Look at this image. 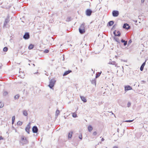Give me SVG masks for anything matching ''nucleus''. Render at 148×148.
<instances>
[{
  "label": "nucleus",
  "mask_w": 148,
  "mask_h": 148,
  "mask_svg": "<svg viewBox=\"0 0 148 148\" xmlns=\"http://www.w3.org/2000/svg\"><path fill=\"white\" fill-rule=\"evenodd\" d=\"M21 139L22 142H21L20 143H21L23 145L27 144L29 143L28 140L24 136H21Z\"/></svg>",
  "instance_id": "1"
},
{
  "label": "nucleus",
  "mask_w": 148,
  "mask_h": 148,
  "mask_svg": "<svg viewBox=\"0 0 148 148\" xmlns=\"http://www.w3.org/2000/svg\"><path fill=\"white\" fill-rule=\"evenodd\" d=\"M56 82V81L54 79H51L49 81V84L48 85V86L51 89H53L55 84Z\"/></svg>",
  "instance_id": "2"
},
{
  "label": "nucleus",
  "mask_w": 148,
  "mask_h": 148,
  "mask_svg": "<svg viewBox=\"0 0 148 148\" xmlns=\"http://www.w3.org/2000/svg\"><path fill=\"white\" fill-rule=\"evenodd\" d=\"M84 25L85 24L84 23H82L79 28V33L81 34H83L85 32Z\"/></svg>",
  "instance_id": "3"
},
{
  "label": "nucleus",
  "mask_w": 148,
  "mask_h": 148,
  "mask_svg": "<svg viewBox=\"0 0 148 148\" xmlns=\"http://www.w3.org/2000/svg\"><path fill=\"white\" fill-rule=\"evenodd\" d=\"M10 16L9 15H8L7 17L5 19V21L4 22V23L3 24V26H5L7 24L9 23V22L10 21Z\"/></svg>",
  "instance_id": "4"
},
{
  "label": "nucleus",
  "mask_w": 148,
  "mask_h": 148,
  "mask_svg": "<svg viewBox=\"0 0 148 148\" xmlns=\"http://www.w3.org/2000/svg\"><path fill=\"white\" fill-rule=\"evenodd\" d=\"M112 14L113 17H117L119 15V12L118 10H114L112 12Z\"/></svg>",
  "instance_id": "5"
},
{
  "label": "nucleus",
  "mask_w": 148,
  "mask_h": 148,
  "mask_svg": "<svg viewBox=\"0 0 148 148\" xmlns=\"http://www.w3.org/2000/svg\"><path fill=\"white\" fill-rule=\"evenodd\" d=\"M92 12V10L90 9H88L86 11V14L87 16H90Z\"/></svg>",
  "instance_id": "6"
},
{
  "label": "nucleus",
  "mask_w": 148,
  "mask_h": 148,
  "mask_svg": "<svg viewBox=\"0 0 148 148\" xmlns=\"http://www.w3.org/2000/svg\"><path fill=\"white\" fill-rule=\"evenodd\" d=\"M31 123L29 122L25 127V130L28 134H30L29 129L30 128Z\"/></svg>",
  "instance_id": "7"
},
{
  "label": "nucleus",
  "mask_w": 148,
  "mask_h": 148,
  "mask_svg": "<svg viewBox=\"0 0 148 148\" xmlns=\"http://www.w3.org/2000/svg\"><path fill=\"white\" fill-rule=\"evenodd\" d=\"M23 38L25 40H27L30 38V35L29 32H25L23 36Z\"/></svg>",
  "instance_id": "8"
},
{
  "label": "nucleus",
  "mask_w": 148,
  "mask_h": 148,
  "mask_svg": "<svg viewBox=\"0 0 148 148\" xmlns=\"http://www.w3.org/2000/svg\"><path fill=\"white\" fill-rule=\"evenodd\" d=\"M32 131L34 133H37L38 131V129L36 126H34L32 128Z\"/></svg>",
  "instance_id": "9"
},
{
  "label": "nucleus",
  "mask_w": 148,
  "mask_h": 148,
  "mask_svg": "<svg viewBox=\"0 0 148 148\" xmlns=\"http://www.w3.org/2000/svg\"><path fill=\"white\" fill-rule=\"evenodd\" d=\"M123 28L126 29H128L130 28V27L129 24L127 23H124L123 25Z\"/></svg>",
  "instance_id": "10"
},
{
  "label": "nucleus",
  "mask_w": 148,
  "mask_h": 148,
  "mask_svg": "<svg viewBox=\"0 0 148 148\" xmlns=\"http://www.w3.org/2000/svg\"><path fill=\"white\" fill-rule=\"evenodd\" d=\"M132 89V88L130 86L127 85L125 86V91H128Z\"/></svg>",
  "instance_id": "11"
},
{
  "label": "nucleus",
  "mask_w": 148,
  "mask_h": 148,
  "mask_svg": "<svg viewBox=\"0 0 148 148\" xmlns=\"http://www.w3.org/2000/svg\"><path fill=\"white\" fill-rule=\"evenodd\" d=\"M72 72V71L71 70H68V71H66L64 72L63 75V76L66 75Z\"/></svg>",
  "instance_id": "12"
},
{
  "label": "nucleus",
  "mask_w": 148,
  "mask_h": 148,
  "mask_svg": "<svg viewBox=\"0 0 148 148\" xmlns=\"http://www.w3.org/2000/svg\"><path fill=\"white\" fill-rule=\"evenodd\" d=\"M146 61H145L144 62H143L142 64L141 65L140 67V71H143V69H144V67L146 64Z\"/></svg>",
  "instance_id": "13"
},
{
  "label": "nucleus",
  "mask_w": 148,
  "mask_h": 148,
  "mask_svg": "<svg viewBox=\"0 0 148 148\" xmlns=\"http://www.w3.org/2000/svg\"><path fill=\"white\" fill-rule=\"evenodd\" d=\"M90 82L92 84H93L94 85H95V86H96V80L95 78L94 79H92V80H90Z\"/></svg>",
  "instance_id": "14"
},
{
  "label": "nucleus",
  "mask_w": 148,
  "mask_h": 148,
  "mask_svg": "<svg viewBox=\"0 0 148 148\" xmlns=\"http://www.w3.org/2000/svg\"><path fill=\"white\" fill-rule=\"evenodd\" d=\"M73 134V132L72 131H71L69 132L68 135V138L69 139H71L72 136Z\"/></svg>",
  "instance_id": "15"
},
{
  "label": "nucleus",
  "mask_w": 148,
  "mask_h": 148,
  "mask_svg": "<svg viewBox=\"0 0 148 148\" xmlns=\"http://www.w3.org/2000/svg\"><path fill=\"white\" fill-rule=\"evenodd\" d=\"M114 23V21H109L107 24V26H110L112 25Z\"/></svg>",
  "instance_id": "16"
},
{
  "label": "nucleus",
  "mask_w": 148,
  "mask_h": 148,
  "mask_svg": "<svg viewBox=\"0 0 148 148\" xmlns=\"http://www.w3.org/2000/svg\"><path fill=\"white\" fill-rule=\"evenodd\" d=\"M80 98L81 100L84 102H86L87 101V100L86 99V98L84 97L83 96H80Z\"/></svg>",
  "instance_id": "17"
},
{
  "label": "nucleus",
  "mask_w": 148,
  "mask_h": 148,
  "mask_svg": "<svg viewBox=\"0 0 148 148\" xmlns=\"http://www.w3.org/2000/svg\"><path fill=\"white\" fill-rule=\"evenodd\" d=\"M93 128L91 125H89L88 126V129L89 132H91Z\"/></svg>",
  "instance_id": "18"
},
{
  "label": "nucleus",
  "mask_w": 148,
  "mask_h": 148,
  "mask_svg": "<svg viewBox=\"0 0 148 148\" xmlns=\"http://www.w3.org/2000/svg\"><path fill=\"white\" fill-rule=\"evenodd\" d=\"M113 38L115 40L116 42H117L119 44L120 43V42L119 38L114 37Z\"/></svg>",
  "instance_id": "19"
},
{
  "label": "nucleus",
  "mask_w": 148,
  "mask_h": 148,
  "mask_svg": "<svg viewBox=\"0 0 148 148\" xmlns=\"http://www.w3.org/2000/svg\"><path fill=\"white\" fill-rule=\"evenodd\" d=\"M101 73V71L100 72H98L96 74L95 78H97L99 77L100 76Z\"/></svg>",
  "instance_id": "20"
},
{
  "label": "nucleus",
  "mask_w": 148,
  "mask_h": 148,
  "mask_svg": "<svg viewBox=\"0 0 148 148\" xmlns=\"http://www.w3.org/2000/svg\"><path fill=\"white\" fill-rule=\"evenodd\" d=\"M23 115L25 116H27L28 115V113L27 111L26 110H24L23 111Z\"/></svg>",
  "instance_id": "21"
},
{
  "label": "nucleus",
  "mask_w": 148,
  "mask_h": 148,
  "mask_svg": "<svg viewBox=\"0 0 148 148\" xmlns=\"http://www.w3.org/2000/svg\"><path fill=\"white\" fill-rule=\"evenodd\" d=\"M34 47V45L32 44H30L28 48L29 49H32Z\"/></svg>",
  "instance_id": "22"
},
{
  "label": "nucleus",
  "mask_w": 148,
  "mask_h": 148,
  "mask_svg": "<svg viewBox=\"0 0 148 148\" xmlns=\"http://www.w3.org/2000/svg\"><path fill=\"white\" fill-rule=\"evenodd\" d=\"M20 96L19 95L17 94L15 95L14 97V99L15 100L18 99L19 98Z\"/></svg>",
  "instance_id": "23"
},
{
  "label": "nucleus",
  "mask_w": 148,
  "mask_h": 148,
  "mask_svg": "<svg viewBox=\"0 0 148 148\" xmlns=\"http://www.w3.org/2000/svg\"><path fill=\"white\" fill-rule=\"evenodd\" d=\"M60 112V111L59 110H56V112L55 116H56L57 117V116H58V115L59 114Z\"/></svg>",
  "instance_id": "24"
},
{
  "label": "nucleus",
  "mask_w": 148,
  "mask_h": 148,
  "mask_svg": "<svg viewBox=\"0 0 148 148\" xmlns=\"http://www.w3.org/2000/svg\"><path fill=\"white\" fill-rule=\"evenodd\" d=\"M22 124H23L22 122L21 121H18L17 123V125H19V126L21 125H22Z\"/></svg>",
  "instance_id": "25"
},
{
  "label": "nucleus",
  "mask_w": 148,
  "mask_h": 148,
  "mask_svg": "<svg viewBox=\"0 0 148 148\" xmlns=\"http://www.w3.org/2000/svg\"><path fill=\"white\" fill-rule=\"evenodd\" d=\"M15 118V116H13L12 118V124H13L14 123Z\"/></svg>",
  "instance_id": "26"
},
{
  "label": "nucleus",
  "mask_w": 148,
  "mask_h": 148,
  "mask_svg": "<svg viewBox=\"0 0 148 148\" xmlns=\"http://www.w3.org/2000/svg\"><path fill=\"white\" fill-rule=\"evenodd\" d=\"M71 20V17H67L66 21H70Z\"/></svg>",
  "instance_id": "27"
},
{
  "label": "nucleus",
  "mask_w": 148,
  "mask_h": 148,
  "mask_svg": "<svg viewBox=\"0 0 148 148\" xmlns=\"http://www.w3.org/2000/svg\"><path fill=\"white\" fill-rule=\"evenodd\" d=\"M72 115V116L74 118H76L77 117V114L75 113H73Z\"/></svg>",
  "instance_id": "28"
},
{
  "label": "nucleus",
  "mask_w": 148,
  "mask_h": 148,
  "mask_svg": "<svg viewBox=\"0 0 148 148\" xmlns=\"http://www.w3.org/2000/svg\"><path fill=\"white\" fill-rule=\"evenodd\" d=\"M117 34L116 35L117 36H121V33L119 31H117Z\"/></svg>",
  "instance_id": "29"
},
{
  "label": "nucleus",
  "mask_w": 148,
  "mask_h": 148,
  "mask_svg": "<svg viewBox=\"0 0 148 148\" xmlns=\"http://www.w3.org/2000/svg\"><path fill=\"white\" fill-rule=\"evenodd\" d=\"M116 62L113 61L111 62H110L109 63V64L114 65V64H116Z\"/></svg>",
  "instance_id": "30"
},
{
  "label": "nucleus",
  "mask_w": 148,
  "mask_h": 148,
  "mask_svg": "<svg viewBox=\"0 0 148 148\" xmlns=\"http://www.w3.org/2000/svg\"><path fill=\"white\" fill-rule=\"evenodd\" d=\"M8 48L6 47H5L3 49V51L5 52H6L8 51Z\"/></svg>",
  "instance_id": "31"
},
{
  "label": "nucleus",
  "mask_w": 148,
  "mask_h": 148,
  "mask_svg": "<svg viewBox=\"0 0 148 148\" xmlns=\"http://www.w3.org/2000/svg\"><path fill=\"white\" fill-rule=\"evenodd\" d=\"M116 24L114 25L112 27V28L111 29V30H113L114 29H115V28L116 27Z\"/></svg>",
  "instance_id": "32"
},
{
  "label": "nucleus",
  "mask_w": 148,
  "mask_h": 148,
  "mask_svg": "<svg viewBox=\"0 0 148 148\" xmlns=\"http://www.w3.org/2000/svg\"><path fill=\"white\" fill-rule=\"evenodd\" d=\"M134 120V119H133L132 120H126L125 121V122H133Z\"/></svg>",
  "instance_id": "33"
},
{
  "label": "nucleus",
  "mask_w": 148,
  "mask_h": 148,
  "mask_svg": "<svg viewBox=\"0 0 148 148\" xmlns=\"http://www.w3.org/2000/svg\"><path fill=\"white\" fill-rule=\"evenodd\" d=\"M49 52V50L48 49H46L44 51V52L45 53H48Z\"/></svg>",
  "instance_id": "34"
},
{
  "label": "nucleus",
  "mask_w": 148,
  "mask_h": 148,
  "mask_svg": "<svg viewBox=\"0 0 148 148\" xmlns=\"http://www.w3.org/2000/svg\"><path fill=\"white\" fill-rule=\"evenodd\" d=\"M132 41L131 39L128 42V44H127V46H128L130 45L131 44V43L132 42Z\"/></svg>",
  "instance_id": "35"
},
{
  "label": "nucleus",
  "mask_w": 148,
  "mask_h": 148,
  "mask_svg": "<svg viewBox=\"0 0 148 148\" xmlns=\"http://www.w3.org/2000/svg\"><path fill=\"white\" fill-rule=\"evenodd\" d=\"M8 94V92L7 91L4 92L3 93V95L4 96H5L7 95Z\"/></svg>",
  "instance_id": "36"
},
{
  "label": "nucleus",
  "mask_w": 148,
  "mask_h": 148,
  "mask_svg": "<svg viewBox=\"0 0 148 148\" xmlns=\"http://www.w3.org/2000/svg\"><path fill=\"white\" fill-rule=\"evenodd\" d=\"M116 32H117L116 30H114V31L113 32V34L114 35V36H116V35H117V34H116Z\"/></svg>",
  "instance_id": "37"
},
{
  "label": "nucleus",
  "mask_w": 148,
  "mask_h": 148,
  "mask_svg": "<svg viewBox=\"0 0 148 148\" xmlns=\"http://www.w3.org/2000/svg\"><path fill=\"white\" fill-rule=\"evenodd\" d=\"M3 106V104L1 102H0V108H1Z\"/></svg>",
  "instance_id": "38"
},
{
  "label": "nucleus",
  "mask_w": 148,
  "mask_h": 148,
  "mask_svg": "<svg viewBox=\"0 0 148 148\" xmlns=\"http://www.w3.org/2000/svg\"><path fill=\"white\" fill-rule=\"evenodd\" d=\"M131 105V103L130 102H128L127 104V107H130Z\"/></svg>",
  "instance_id": "39"
},
{
  "label": "nucleus",
  "mask_w": 148,
  "mask_h": 148,
  "mask_svg": "<svg viewBox=\"0 0 148 148\" xmlns=\"http://www.w3.org/2000/svg\"><path fill=\"white\" fill-rule=\"evenodd\" d=\"M79 138L82 140V134H81V135H79Z\"/></svg>",
  "instance_id": "40"
},
{
  "label": "nucleus",
  "mask_w": 148,
  "mask_h": 148,
  "mask_svg": "<svg viewBox=\"0 0 148 148\" xmlns=\"http://www.w3.org/2000/svg\"><path fill=\"white\" fill-rule=\"evenodd\" d=\"M97 133L96 132V131L94 132L93 133V135L94 136H96L97 135Z\"/></svg>",
  "instance_id": "41"
},
{
  "label": "nucleus",
  "mask_w": 148,
  "mask_h": 148,
  "mask_svg": "<svg viewBox=\"0 0 148 148\" xmlns=\"http://www.w3.org/2000/svg\"><path fill=\"white\" fill-rule=\"evenodd\" d=\"M126 41L124 40L123 39H122L121 40V42L122 43H124Z\"/></svg>",
  "instance_id": "42"
},
{
  "label": "nucleus",
  "mask_w": 148,
  "mask_h": 148,
  "mask_svg": "<svg viewBox=\"0 0 148 148\" xmlns=\"http://www.w3.org/2000/svg\"><path fill=\"white\" fill-rule=\"evenodd\" d=\"M127 44V41H126L125 42L123 43V45L124 46H125Z\"/></svg>",
  "instance_id": "43"
},
{
  "label": "nucleus",
  "mask_w": 148,
  "mask_h": 148,
  "mask_svg": "<svg viewBox=\"0 0 148 148\" xmlns=\"http://www.w3.org/2000/svg\"><path fill=\"white\" fill-rule=\"evenodd\" d=\"M125 130H123V134H121L120 136H119V137H121L124 134V132H125Z\"/></svg>",
  "instance_id": "44"
},
{
  "label": "nucleus",
  "mask_w": 148,
  "mask_h": 148,
  "mask_svg": "<svg viewBox=\"0 0 148 148\" xmlns=\"http://www.w3.org/2000/svg\"><path fill=\"white\" fill-rule=\"evenodd\" d=\"M11 7V5H10V6H8V7H7L6 8V9H10V8Z\"/></svg>",
  "instance_id": "45"
},
{
  "label": "nucleus",
  "mask_w": 148,
  "mask_h": 148,
  "mask_svg": "<svg viewBox=\"0 0 148 148\" xmlns=\"http://www.w3.org/2000/svg\"><path fill=\"white\" fill-rule=\"evenodd\" d=\"M3 138L1 136H0V140H3Z\"/></svg>",
  "instance_id": "46"
},
{
  "label": "nucleus",
  "mask_w": 148,
  "mask_h": 148,
  "mask_svg": "<svg viewBox=\"0 0 148 148\" xmlns=\"http://www.w3.org/2000/svg\"><path fill=\"white\" fill-rule=\"evenodd\" d=\"M141 82H143V83H145L146 82L144 80H142L141 81Z\"/></svg>",
  "instance_id": "47"
},
{
  "label": "nucleus",
  "mask_w": 148,
  "mask_h": 148,
  "mask_svg": "<svg viewBox=\"0 0 148 148\" xmlns=\"http://www.w3.org/2000/svg\"><path fill=\"white\" fill-rule=\"evenodd\" d=\"M117 64L116 62V64H114V65H115V67H118V66H117Z\"/></svg>",
  "instance_id": "48"
},
{
  "label": "nucleus",
  "mask_w": 148,
  "mask_h": 148,
  "mask_svg": "<svg viewBox=\"0 0 148 148\" xmlns=\"http://www.w3.org/2000/svg\"><path fill=\"white\" fill-rule=\"evenodd\" d=\"M101 141H104V138H103L101 139Z\"/></svg>",
  "instance_id": "49"
},
{
  "label": "nucleus",
  "mask_w": 148,
  "mask_h": 148,
  "mask_svg": "<svg viewBox=\"0 0 148 148\" xmlns=\"http://www.w3.org/2000/svg\"><path fill=\"white\" fill-rule=\"evenodd\" d=\"M117 132H119V128H117Z\"/></svg>",
  "instance_id": "50"
},
{
  "label": "nucleus",
  "mask_w": 148,
  "mask_h": 148,
  "mask_svg": "<svg viewBox=\"0 0 148 148\" xmlns=\"http://www.w3.org/2000/svg\"><path fill=\"white\" fill-rule=\"evenodd\" d=\"M113 148H118L117 146H115L113 147Z\"/></svg>",
  "instance_id": "51"
},
{
  "label": "nucleus",
  "mask_w": 148,
  "mask_h": 148,
  "mask_svg": "<svg viewBox=\"0 0 148 148\" xmlns=\"http://www.w3.org/2000/svg\"><path fill=\"white\" fill-rule=\"evenodd\" d=\"M145 0H141V2L142 3H144Z\"/></svg>",
  "instance_id": "52"
},
{
  "label": "nucleus",
  "mask_w": 148,
  "mask_h": 148,
  "mask_svg": "<svg viewBox=\"0 0 148 148\" xmlns=\"http://www.w3.org/2000/svg\"><path fill=\"white\" fill-rule=\"evenodd\" d=\"M134 21L135 22V23H136L137 22V21Z\"/></svg>",
  "instance_id": "53"
},
{
  "label": "nucleus",
  "mask_w": 148,
  "mask_h": 148,
  "mask_svg": "<svg viewBox=\"0 0 148 148\" xmlns=\"http://www.w3.org/2000/svg\"><path fill=\"white\" fill-rule=\"evenodd\" d=\"M2 65L1 64V66H0V69H1L2 68Z\"/></svg>",
  "instance_id": "54"
},
{
  "label": "nucleus",
  "mask_w": 148,
  "mask_h": 148,
  "mask_svg": "<svg viewBox=\"0 0 148 148\" xmlns=\"http://www.w3.org/2000/svg\"><path fill=\"white\" fill-rule=\"evenodd\" d=\"M33 65L34 66H35V65L34 64H33Z\"/></svg>",
  "instance_id": "55"
},
{
  "label": "nucleus",
  "mask_w": 148,
  "mask_h": 148,
  "mask_svg": "<svg viewBox=\"0 0 148 148\" xmlns=\"http://www.w3.org/2000/svg\"><path fill=\"white\" fill-rule=\"evenodd\" d=\"M37 73H38V72H36L35 74H36Z\"/></svg>",
  "instance_id": "56"
},
{
  "label": "nucleus",
  "mask_w": 148,
  "mask_h": 148,
  "mask_svg": "<svg viewBox=\"0 0 148 148\" xmlns=\"http://www.w3.org/2000/svg\"><path fill=\"white\" fill-rule=\"evenodd\" d=\"M22 22H23V23H24V21H22Z\"/></svg>",
  "instance_id": "57"
},
{
  "label": "nucleus",
  "mask_w": 148,
  "mask_h": 148,
  "mask_svg": "<svg viewBox=\"0 0 148 148\" xmlns=\"http://www.w3.org/2000/svg\"><path fill=\"white\" fill-rule=\"evenodd\" d=\"M53 20H52V21H51V22H52Z\"/></svg>",
  "instance_id": "58"
},
{
  "label": "nucleus",
  "mask_w": 148,
  "mask_h": 148,
  "mask_svg": "<svg viewBox=\"0 0 148 148\" xmlns=\"http://www.w3.org/2000/svg\"><path fill=\"white\" fill-rule=\"evenodd\" d=\"M91 70H92V71H93V69H91Z\"/></svg>",
  "instance_id": "59"
},
{
  "label": "nucleus",
  "mask_w": 148,
  "mask_h": 148,
  "mask_svg": "<svg viewBox=\"0 0 148 148\" xmlns=\"http://www.w3.org/2000/svg\"><path fill=\"white\" fill-rule=\"evenodd\" d=\"M82 60H81V61H82Z\"/></svg>",
  "instance_id": "60"
}]
</instances>
